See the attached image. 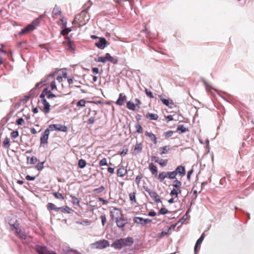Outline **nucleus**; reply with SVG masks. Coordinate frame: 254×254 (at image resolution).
I'll return each instance as SVG.
<instances>
[{
  "label": "nucleus",
  "instance_id": "nucleus-57",
  "mask_svg": "<svg viewBox=\"0 0 254 254\" xmlns=\"http://www.w3.org/2000/svg\"><path fill=\"white\" fill-rule=\"evenodd\" d=\"M16 123L18 125H22L24 123V120L22 118H19L16 121Z\"/></svg>",
  "mask_w": 254,
  "mask_h": 254
},
{
  "label": "nucleus",
  "instance_id": "nucleus-53",
  "mask_svg": "<svg viewBox=\"0 0 254 254\" xmlns=\"http://www.w3.org/2000/svg\"><path fill=\"white\" fill-rule=\"evenodd\" d=\"M142 175L141 174H140L136 176V177L135 178V183L137 185H139L140 184V180L142 179Z\"/></svg>",
  "mask_w": 254,
  "mask_h": 254
},
{
  "label": "nucleus",
  "instance_id": "nucleus-15",
  "mask_svg": "<svg viewBox=\"0 0 254 254\" xmlns=\"http://www.w3.org/2000/svg\"><path fill=\"white\" fill-rule=\"evenodd\" d=\"M112 246L114 247L116 249H121L122 247L125 246V243H124L123 239H120L115 241L112 244Z\"/></svg>",
  "mask_w": 254,
  "mask_h": 254
},
{
  "label": "nucleus",
  "instance_id": "nucleus-35",
  "mask_svg": "<svg viewBox=\"0 0 254 254\" xmlns=\"http://www.w3.org/2000/svg\"><path fill=\"white\" fill-rule=\"evenodd\" d=\"M9 142H10L9 138L8 137H6L3 142V147L4 148H8L10 146Z\"/></svg>",
  "mask_w": 254,
  "mask_h": 254
},
{
  "label": "nucleus",
  "instance_id": "nucleus-20",
  "mask_svg": "<svg viewBox=\"0 0 254 254\" xmlns=\"http://www.w3.org/2000/svg\"><path fill=\"white\" fill-rule=\"evenodd\" d=\"M204 236H205L204 234L203 233L201 235L200 237L197 240V241L196 242V244H195V245L194 246V253H196V252L197 251V247L199 245H200L201 244L202 242L203 241V239L204 238Z\"/></svg>",
  "mask_w": 254,
  "mask_h": 254
},
{
  "label": "nucleus",
  "instance_id": "nucleus-38",
  "mask_svg": "<svg viewBox=\"0 0 254 254\" xmlns=\"http://www.w3.org/2000/svg\"><path fill=\"white\" fill-rule=\"evenodd\" d=\"M27 159L28 161H29V160H30V161H29L30 164H35L37 161V158L35 156H32L31 158H30L29 157H27Z\"/></svg>",
  "mask_w": 254,
  "mask_h": 254
},
{
  "label": "nucleus",
  "instance_id": "nucleus-32",
  "mask_svg": "<svg viewBox=\"0 0 254 254\" xmlns=\"http://www.w3.org/2000/svg\"><path fill=\"white\" fill-rule=\"evenodd\" d=\"M142 149V145L141 143H137L134 147V151L137 153L141 152Z\"/></svg>",
  "mask_w": 254,
  "mask_h": 254
},
{
  "label": "nucleus",
  "instance_id": "nucleus-16",
  "mask_svg": "<svg viewBox=\"0 0 254 254\" xmlns=\"http://www.w3.org/2000/svg\"><path fill=\"white\" fill-rule=\"evenodd\" d=\"M127 100V96L123 93H120L119 97L117 100L116 104L119 106H122Z\"/></svg>",
  "mask_w": 254,
  "mask_h": 254
},
{
  "label": "nucleus",
  "instance_id": "nucleus-47",
  "mask_svg": "<svg viewBox=\"0 0 254 254\" xmlns=\"http://www.w3.org/2000/svg\"><path fill=\"white\" fill-rule=\"evenodd\" d=\"M71 31V29L69 28H65L61 31V34L63 35L68 34Z\"/></svg>",
  "mask_w": 254,
  "mask_h": 254
},
{
  "label": "nucleus",
  "instance_id": "nucleus-22",
  "mask_svg": "<svg viewBox=\"0 0 254 254\" xmlns=\"http://www.w3.org/2000/svg\"><path fill=\"white\" fill-rule=\"evenodd\" d=\"M146 117L149 118L151 120H157L158 118V116L156 114L148 113L146 115Z\"/></svg>",
  "mask_w": 254,
  "mask_h": 254
},
{
  "label": "nucleus",
  "instance_id": "nucleus-25",
  "mask_svg": "<svg viewBox=\"0 0 254 254\" xmlns=\"http://www.w3.org/2000/svg\"><path fill=\"white\" fill-rule=\"evenodd\" d=\"M124 243H125V246H129L133 243V240L131 238H126L125 239H123Z\"/></svg>",
  "mask_w": 254,
  "mask_h": 254
},
{
  "label": "nucleus",
  "instance_id": "nucleus-49",
  "mask_svg": "<svg viewBox=\"0 0 254 254\" xmlns=\"http://www.w3.org/2000/svg\"><path fill=\"white\" fill-rule=\"evenodd\" d=\"M18 131L17 130L13 131L11 132V137L13 138H16L18 136Z\"/></svg>",
  "mask_w": 254,
  "mask_h": 254
},
{
  "label": "nucleus",
  "instance_id": "nucleus-39",
  "mask_svg": "<svg viewBox=\"0 0 254 254\" xmlns=\"http://www.w3.org/2000/svg\"><path fill=\"white\" fill-rule=\"evenodd\" d=\"M85 103H86L84 99H81L77 102L76 106L83 107L85 106Z\"/></svg>",
  "mask_w": 254,
  "mask_h": 254
},
{
  "label": "nucleus",
  "instance_id": "nucleus-34",
  "mask_svg": "<svg viewBox=\"0 0 254 254\" xmlns=\"http://www.w3.org/2000/svg\"><path fill=\"white\" fill-rule=\"evenodd\" d=\"M91 2L90 1H88L86 4H85L84 6L86 7L85 9L84 10H83L81 13L84 14L86 13L88 9L91 6Z\"/></svg>",
  "mask_w": 254,
  "mask_h": 254
},
{
  "label": "nucleus",
  "instance_id": "nucleus-19",
  "mask_svg": "<svg viewBox=\"0 0 254 254\" xmlns=\"http://www.w3.org/2000/svg\"><path fill=\"white\" fill-rule=\"evenodd\" d=\"M127 173V170L124 167H121L117 170L118 176L123 177Z\"/></svg>",
  "mask_w": 254,
  "mask_h": 254
},
{
  "label": "nucleus",
  "instance_id": "nucleus-41",
  "mask_svg": "<svg viewBox=\"0 0 254 254\" xmlns=\"http://www.w3.org/2000/svg\"><path fill=\"white\" fill-rule=\"evenodd\" d=\"M135 128L136 129V132L140 133L143 131V128L139 124H136L135 125Z\"/></svg>",
  "mask_w": 254,
  "mask_h": 254
},
{
  "label": "nucleus",
  "instance_id": "nucleus-18",
  "mask_svg": "<svg viewBox=\"0 0 254 254\" xmlns=\"http://www.w3.org/2000/svg\"><path fill=\"white\" fill-rule=\"evenodd\" d=\"M145 135L148 136L155 144L157 143V138L154 134L146 131L145 132Z\"/></svg>",
  "mask_w": 254,
  "mask_h": 254
},
{
  "label": "nucleus",
  "instance_id": "nucleus-14",
  "mask_svg": "<svg viewBox=\"0 0 254 254\" xmlns=\"http://www.w3.org/2000/svg\"><path fill=\"white\" fill-rule=\"evenodd\" d=\"M109 246V243L108 241L105 240H103L97 242L96 243V247L97 249H102L106 248Z\"/></svg>",
  "mask_w": 254,
  "mask_h": 254
},
{
  "label": "nucleus",
  "instance_id": "nucleus-5",
  "mask_svg": "<svg viewBox=\"0 0 254 254\" xmlns=\"http://www.w3.org/2000/svg\"><path fill=\"white\" fill-rule=\"evenodd\" d=\"M172 172L174 173V176L175 180L176 179L177 175L182 177L185 176L186 175L185 168L184 166L181 165L178 166L176 169Z\"/></svg>",
  "mask_w": 254,
  "mask_h": 254
},
{
  "label": "nucleus",
  "instance_id": "nucleus-42",
  "mask_svg": "<svg viewBox=\"0 0 254 254\" xmlns=\"http://www.w3.org/2000/svg\"><path fill=\"white\" fill-rule=\"evenodd\" d=\"M104 190H105L104 187L102 186H100V187H99L98 188L94 189V192L96 193H101L102 191H103Z\"/></svg>",
  "mask_w": 254,
  "mask_h": 254
},
{
  "label": "nucleus",
  "instance_id": "nucleus-50",
  "mask_svg": "<svg viewBox=\"0 0 254 254\" xmlns=\"http://www.w3.org/2000/svg\"><path fill=\"white\" fill-rule=\"evenodd\" d=\"M129 198L132 202H136L135 195L134 193H131L129 194Z\"/></svg>",
  "mask_w": 254,
  "mask_h": 254
},
{
  "label": "nucleus",
  "instance_id": "nucleus-4",
  "mask_svg": "<svg viewBox=\"0 0 254 254\" xmlns=\"http://www.w3.org/2000/svg\"><path fill=\"white\" fill-rule=\"evenodd\" d=\"M38 23V19L35 20L31 24L28 25L26 27L22 29L19 32V35H22L34 30L37 27Z\"/></svg>",
  "mask_w": 254,
  "mask_h": 254
},
{
  "label": "nucleus",
  "instance_id": "nucleus-40",
  "mask_svg": "<svg viewBox=\"0 0 254 254\" xmlns=\"http://www.w3.org/2000/svg\"><path fill=\"white\" fill-rule=\"evenodd\" d=\"M64 254H80L76 251L69 250L67 251H64Z\"/></svg>",
  "mask_w": 254,
  "mask_h": 254
},
{
  "label": "nucleus",
  "instance_id": "nucleus-31",
  "mask_svg": "<svg viewBox=\"0 0 254 254\" xmlns=\"http://www.w3.org/2000/svg\"><path fill=\"white\" fill-rule=\"evenodd\" d=\"M165 177L169 179H175L173 172H165Z\"/></svg>",
  "mask_w": 254,
  "mask_h": 254
},
{
  "label": "nucleus",
  "instance_id": "nucleus-1",
  "mask_svg": "<svg viewBox=\"0 0 254 254\" xmlns=\"http://www.w3.org/2000/svg\"><path fill=\"white\" fill-rule=\"evenodd\" d=\"M61 96L59 94L56 95L52 93V91L48 90V88H44L41 94L40 95V98L41 99L42 104L44 105V108L42 110L45 114H48L50 112V105L46 99V97L50 100V101H54L55 99L58 97H60Z\"/></svg>",
  "mask_w": 254,
  "mask_h": 254
},
{
  "label": "nucleus",
  "instance_id": "nucleus-59",
  "mask_svg": "<svg viewBox=\"0 0 254 254\" xmlns=\"http://www.w3.org/2000/svg\"><path fill=\"white\" fill-rule=\"evenodd\" d=\"M193 173V170L191 169L188 172V174H187V179L189 180V181H190V177H191V175L192 174V173Z\"/></svg>",
  "mask_w": 254,
  "mask_h": 254
},
{
  "label": "nucleus",
  "instance_id": "nucleus-24",
  "mask_svg": "<svg viewBox=\"0 0 254 254\" xmlns=\"http://www.w3.org/2000/svg\"><path fill=\"white\" fill-rule=\"evenodd\" d=\"M165 174V172H162L160 173H159L158 176L157 175V176H156L159 181L161 183L163 182L164 180L166 179Z\"/></svg>",
  "mask_w": 254,
  "mask_h": 254
},
{
  "label": "nucleus",
  "instance_id": "nucleus-26",
  "mask_svg": "<svg viewBox=\"0 0 254 254\" xmlns=\"http://www.w3.org/2000/svg\"><path fill=\"white\" fill-rule=\"evenodd\" d=\"M69 197L70 198L72 199V203L74 205H78L79 203V200L78 198H77L76 196H73L71 194L69 195Z\"/></svg>",
  "mask_w": 254,
  "mask_h": 254
},
{
  "label": "nucleus",
  "instance_id": "nucleus-12",
  "mask_svg": "<svg viewBox=\"0 0 254 254\" xmlns=\"http://www.w3.org/2000/svg\"><path fill=\"white\" fill-rule=\"evenodd\" d=\"M49 128H47L45 131L41 134L40 138L41 144H47L49 136Z\"/></svg>",
  "mask_w": 254,
  "mask_h": 254
},
{
  "label": "nucleus",
  "instance_id": "nucleus-11",
  "mask_svg": "<svg viewBox=\"0 0 254 254\" xmlns=\"http://www.w3.org/2000/svg\"><path fill=\"white\" fill-rule=\"evenodd\" d=\"M111 215L112 219H116V218H120L123 217V213L122 211L117 208L114 207L111 211Z\"/></svg>",
  "mask_w": 254,
  "mask_h": 254
},
{
  "label": "nucleus",
  "instance_id": "nucleus-10",
  "mask_svg": "<svg viewBox=\"0 0 254 254\" xmlns=\"http://www.w3.org/2000/svg\"><path fill=\"white\" fill-rule=\"evenodd\" d=\"M99 41L96 42L95 45L99 49L103 50L107 46V41L106 39L103 37L99 38Z\"/></svg>",
  "mask_w": 254,
  "mask_h": 254
},
{
  "label": "nucleus",
  "instance_id": "nucleus-21",
  "mask_svg": "<svg viewBox=\"0 0 254 254\" xmlns=\"http://www.w3.org/2000/svg\"><path fill=\"white\" fill-rule=\"evenodd\" d=\"M160 100L162 102V103L165 105L166 106H169V105H174L173 101L171 100H169L168 99H164L162 97V96H160Z\"/></svg>",
  "mask_w": 254,
  "mask_h": 254
},
{
  "label": "nucleus",
  "instance_id": "nucleus-23",
  "mask_svg": "<svg viewBox=\"0 0 254 254\" xmlns=\"http://www.w3.org/2000/svg\"><path fill=\"white\" fill-rule=\"evenodd\" d=\"M127 107L128 109L132 111H135L136 110V105L131 101L127 102Z\"/></svg>",
  "mask_w": 254,
  "mask_h": 254
},
{
  "label": "nucleus",
  "instance_id": "nucleus-48",
  "mask_svg": "<svg viewBox=\"0 0 254 254\" xmlns=\"http://www.w3.org/2000/svg\"><path fill=\"white\" fill-rule=\"evenodd\" d=\"M145 92L146 95L149 98H153L154 97L152 92L151 91H149L147 88L145 89Z\"/></svg>",
  "mask_w": 254,
  "mask_h": 254
},
{
  "label": "nucleus",
  "instance_id": "nucleus-44",
  "mask_svg": "<svg viewBox=\"0 0 254 254\" xmlns=\"http://www.w3.org/2000/svg\"><path fill=\"white\" fill-rule=\"evenodd\" d=\"M44 162L39 163L35 166L36 169L38 171H41L44 168Z\"/></svg>",
  "mask_w": 254,
  "mask_h": 254
},
{
  "label": "nucleus",
  "instance_id": "nucleus-61",
  "mask_svg": "<svg viewBox=\"0 0 254 254\" xmlns=\"http://www.w3.org/2000/svg\"><path fill=\"white\" fill-rule=\"evenodd\" d=\"M151 160L158 163L160 159L157 157L152 156L151 157Z\"/></svg>",
  "mask_w": 254,
  "mask_h": 254
},
{
  "label": "nucleus",
  "instance_id": "nucleus-43",
  "mask_svg": "<svg viewBox=\"0 0 254 254\" xmlns=\"http://www.w3.org/2000/svg\"><path fill=\"white\" fill-rule=\"evenodd\" d=\"M53 195H54V196H55L56 198H58V199H62V200H64V196L62 195V194H61V193H60L55 192H54V193H53Z\"/></svg>",
  "mask_w": 254,
  "mask_h": 254
},
{
  "label": "nucleus",
  "instance_id": "nucleus-13",
  "mask_svg": "<svg viewBox=\"0 0 254 254\" xmlns=\"http://www.w3.org/2000/svg\"><path fill=\"white\" fill-rule=\"evenodd\" d=\"M117 226L119 228H123L126 224L127 223V220L123 217L120 218H116L115 220Z\"/></svg>",
  "mask_w": 254,
  "mask_h": 254
},
{
  "label": "nucleus",
  "instance_id": "nucleus-8",
  "mask_svg": "<svg viewBox=\"0 0 254 254\" xmlns=\"http://www.w3.org/2000/svg\"><path fill=\"white\" fill-rule=\"evenodd\" d=\"M56 73H57L56 72H54L52 73H50V74H49L47 76L46 79L36 83L34 88H35L36 89H37V88H40L42 86V83H45L48 82L49 81H50L51 79L54 80V78H55V76L56 75Z\"/></svg>",
  "mask_w": 254,
  "mask_h": 254
},
{
  "label": "nucleus",
  "instance_id": "nucleus-58",
  "mask_svg": "<svg viewBox=\"0 0 254 254\" xmlns=\"http://www.w3.org/2000/svg\"><path fill=\"white\" fill-rule=\"evenodd\" d=\"M5 53L6 52L4 50L0 49V65L1 64H2V61H3V59H2V58L1 56V54H5Z\"/></svg>",
  "mask_w": 254,
  "mask_h": 254
},
{
  "label": "nucleus",
  "instance_id": "nucleus-29",
  "mask_svg": "<svg viewBox=\"0 0 254 254\" xmlns=\"http://www.w3.org/2000/svg\"><path fill=\"white\" fill-rule=\"evenodd\" d=\"M133 221L135 223L143 225V218L140 217H134Z\"/></svg>",
  "mask_w": 254,
  "mask_h": 254
},
{
  "label": "nucleus",
  "instance_id": "nucleus-30",
  "mask_svg": "<svg viewBox=\"0 0 254 254\" xmlns=\"http://www.w3.org/2000/svg\"><path fill=\"white\" fill-rule=\"evenodd\" d=\"M186 130L187 128L183 125L178 126L177 128V131H179V132L181 133L186 132Z\"/></svg>",
  "mask_w": 254,
  "mask_h": 254
},
{
  "label": "nucleus",
  "instance_id": "nucleus-9",
  "mask_svg": "<svg viewBox=\"0 0 254 254\" xmlns=\"http://www.w3.org/2000/svg\"><path fill=\"white\" fill-rule=\"evenodd\" d=\"M10 224L13 226V227L16 229V233L21 239L29 241L28 236L24 231L17 228L15 224H12L10 223Z\"/></svg>",
  "mask_w": 254,
  "mask_h": 254
},
{
  "label": "nucleus",
  "instance_id": "nucleus-60",
  "mask_svg": "<svg viewBox=\"0 0 254 254\" xmlns=\"http://www.w3.org/2000/svg\"><path fill=\"white\" fill-rule=\"evenodd\" d=\"M26 179L28 181H34L35 179V177H32L29 175L26 176Z\"/></svg>",
  "mask_w": 254,
  "mask_h": 254
},
{
  "label": "nucleus",
  "instance_id": "nucleus-3",
  "mask_svg": "<svg viewBox=\"0 0 254 254\" xmlns=\"http://www.w3.org/2000/svg\"><path fill=\"white\" fill-rule=\"evenodd\" d=\"M95 61L97 62H102L105 63L107 61H109L114 64L118 63L117 59L114 58L109 53H106L105 57H99L95 59Z\"/></svg>",
  "mask_w": 254,
  "mask_h": 254
},
{
  "label": "nucleus",
  "instance_id": "nucleus-64",
  "mask_svg": "<svg viewBox=\"0 0 254 254\" xmlns=\"http://www.w3.org/2000/svg\"><path fill=\"white\" fill-rule=\"evenodd\" d=\"M92 70L93 73L94 74H97L99 73V69L97 67H93Z\"/></svg>",
  "mask_w": 254,
  "mask_h": 254
},
{
  "label": "nucleus",
  "instance_id": "nucleus-62",
  "mask_svg": "<svg viewBox=\"0 0 254 254\" xmlns=\"http://www.w3.org/2000/svg\"><path fill=\"white\" fill-rule=\"evenodd\" d=\"M151 221V219H149L148 218H146V219L143 218V225L147 224L150 223Z\"/></svg>",
  "mask_w": 254,
  "mask_h": 254
},
{
  "label": "nucleus",
  "instance_id": "nucleus-36",
  "mask_svg": "<svg viewBox=\"0 0 254 254\" xmlns=\"http://www.w3.org/2000/svg\"><path fill=\"white\" fill-rule=\"evenodd\" d=\"M78 166L80 168H83L85 167L86 165V162L85 160L80 159L78 161Z\"/></svg>",
  "mask_w": 254,
  "mask_h": 254
},
{
  "label": "nucleus",
  "instance_id": "nucleus-55",
  "mask_svg": "<svg viewBox=\"0 0 254 254\" xmlns=\"http://www.w3.org/2000/svg\"><path fill=\"white\" fill-rule=\"evenodd\" d=\"M100 219L101 220L102 224L103 226H104L106 222V217L105 215H101L100 216Z\"/></svg>",
  "mask_w": 254,
  "mask_h": 254
},
{
  "label": "nucleus",
  "instance_id": "nucleus-6",
  "mask_svg": "<svg viewBox=\"0 0 254 254\" xmlns=\"http://www.w3.org/2000/svg\"><path fill=\"white\" fill-rule=\"evenodd\" d=\"M144 189L155 202L157 203L161 202L160 196L155 191L151 190L147 187L144 188Z\"/></svg>",
  "mask_w": 254,
  "mask_h": 254
},
{
  "label": "nucleus",
  "instance_id": "nucleus-2",
  "mask_svg": "<svg viewBox=\"0 0 254 254\" xmlns=\"http://www.w3.org/2000/svg\"><path fill=\"white\" fill-rule=\"evenodd\" d=\"M182 182L177 180H174L173 181V190L170 192V195L173 196H175L176 197H178L179 194L181 193L182 190H181V188L182 186Z\"/></svg>",
  "mask_w": 254,
  "mask_h": 254
},
{
  "label": "nucleus",
  "instance_id": "nucleus-63",
  "mask_svg": "<svg viewBox=\"0 0 254 254\" xmlns=\"http://www.w3.org/2000/svg\"><path fill=\"white\" fill-rule=\"evenodd\" d=\"M95 122V119L93 117L90 118L88 121L87 123L88 124H93Z\"/></svg>",
  "mask_w": 254,
  "mask_h": 254
},
{
  "label": "nucleus",
  "instance_id": "nucleus-28",
  "mask_svg": "<svg viewBox=\"0 0 254 254\" xmlns=\"http://www.w3.org/2000/svg\"><path fill=\"white\" fill-rule=\"evenodd\" d=\"M53 13L54 15L57 16L61 14V11L60 9V8L56 5L53 10Z\"/></svg>",
  "mask_w": 254,
  "mask_h": 254
},
{
  "label": "nucleus",
  "instance_id": "nucleus-37",
  "mask_svg": "<svg viewBox=\"0 0 254 254\" xmlns=\"http://www.w3.org/2000/svg\"><path fill=\"white\" fill-rule=\"evenodd\" d=\"M60 210L62 212H67L68 213H70L71 209L69 207L65 206L64 207H60Z\"/></svg>",
  "mask_w": 254,
  "mask_h": 254
},
{
  "label": "nucleus",
  "instance_id": "nucleus-52",
  "mask_svg": "<svg viewBox=\"0 0 254 254\" xmlns=\"http://www.w3.org/2000/svg\"><path fill=\"white\" fill-rule=\"evenodd\" d=\"M174 132L172 130H169L164 132V135L166 138L171 137L173 134Z\"/></svg>",
  "mask_w": 254,
  "mask_h": 254
},
{
  "label": "nucleus",
  "instance_id": "nucleus-17",
  "mask_svg": "<svg viewBox=\"0 0 254 254\" xmlns=\"http://www.w3.org/2000/svg\"><path fill=\"white\" fill-rule=\"evenodd\" d=\"M148 168L152 175L155 176H157L158 170L157 167L155 165L152 163H150Z\"/></svg>",
  "mask_w": 254,
  "mask_h": 254
},
{
  "label": "nucleus",
  "instance_id": "nucleus-56",
  "mask_svg": "<svg viewBox=\"0 0 254 254\" xmlns=\"http://www.w3.org/2000/svg\"><path fill=\"white\" fill-rule=\"evenodd\" d=\"M160 213L161 214H166L168 213V210L165 208H161L159 210Z\"/></svg>",
  "mask_w": 254,
  "mask_h": 254
},
{
  "label": "nucleus",
  "instance_id": "nucleus-33",
  "mask_svg": "<svg viewBox=\"0 0 254 254\" xmlns=\"http://www.w3.org/2000/svg\"><path fill=\"white\" fill-rule=\"evenodd\" d=\"M168 149H169L168 146H165L163 147H161L159 149V150L161 151L160 154L162 155V154H165L168 153Z\"/></svg>",
  "mask_w": 254,
  "mask_h": 254
},
{
  "label": "nucleus",
  "instance_id": "nucleus-46",
  "mask_svg": "<svg viewBox=\"0 0 254 254\" xmlns=\"http://www.w3.org/2000/svg\"><path fill=\"white\" fill-rule=\"evenodd\" d=\"M67 47L72 52H74L75 51L74 45L70 41H69L67 43Z\"/></svg>",
  "mask_w": 254,
  "mask_h": 254
},
{
  "label": "nucleus",
  "instance_id": "nucleus-45",
  "mask_svg": "<svg viewBox=\"0 0 254 254\" xmlns=\"http://www.w3.org/2000/svg\"><path fill=\"white\" fill-rule=\"evenodd\" d=\"M168 160L167 159H160L158 163L162 167L166 166L167 164Z\"/></svg>",
  "mask_w": 254,
  "mask_h": 254
},
{
  "label": "nucleus",
  "instance_id": "nucleus-7",
  "mask_svg": "<svg viewBox=\"0 0 254 254\" xmlns=\"http://www.w3.org/2000/svg\"><path fill=\"white\" fill-rule=\"evenodd\" d=\"M49 131L50 130H58L65 132L67 131V127L64 125L61 124H52L49 126Z\"/></svg>",
  "mask_w": 254,
  "mask_h": 254
},
{
  "label": "nucleus",
  "instance_id": "nucleus-51",
  "mask_svg": "<svg viewBox=\"0 0 254 254\" xmlns=\"http://www.w3.org/2000/svg\"><path fill=\"white\" fill-rule=\"evenodd\" d=\"M99 165L101 166H107V160L106 158H103L102 160H101L99 162Z\"/></svg>",
  "mask_w": 254,
  "mask_h": 254
},
{
  "label": "nucleus",
  "instance_id": "nucleus-27",
  "mask_svg": "<svg viewBox=\"0 0 254 254\" xmlns=\"http://www.w3.org/2000/svg\"><path fill=\"white\" fill-rule=\"evenodd\" d=\"M47 206L48 208L50 210H55L57 211L60 210V207H57L54 203H49Z\"/></svg>",
  "mask_w": 254,
  "mask_h": 254
},
{
  "label": "nucleus",
  "instance_id": "nucleus-54",
  "mask_svg": "<svg viewBox=\"0 0 254 254\" xmlns=\"http://www.w3.org/2000/svg\"><path fill=\"white\" fill-rule=\"evenodd\" d=\"M51 90H53V91L54 90L57 89V86H56V82H55V80H53L52 81L51 84Z\"/></svg>",
  "mask_w": 254,
  "mask_h": 254
}]
</instances>
